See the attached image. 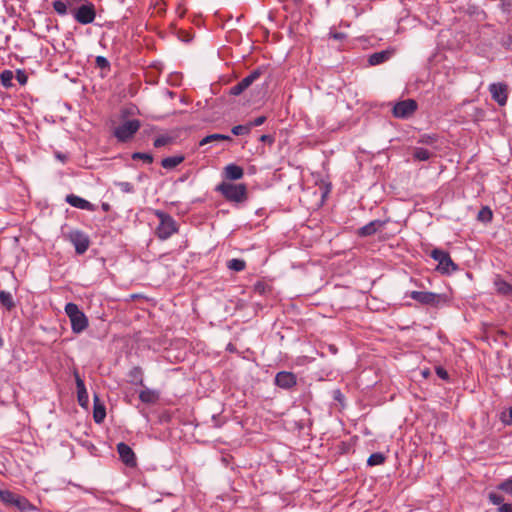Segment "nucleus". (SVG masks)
<instances>
[{
    "label": "nucleus",
    "mask_w": 512,
    "mask_h": 512,
    "mask_svg": "<svg viewBox=\"0 0 512 512\" xmlns=\"http://www.w3.org/2000/svg\"><path fill=\"white\" fill-rule=\"evenodd\" d=\"M216 191L220 192L227 201L237 204L245 202L248 198L247 186L242 183L222 182L217 186Z\"/></svg>",
    "instance_id": "obj_1"
},
{
    "label": "nucleus",
    "mask_w": 512,
    "mask_h": 512,
    "mask_svg": "<svg viewBox=\"0 0 512 512\" xmlns=\"http://www.w3.org/2000/svg\"><path fill=\"white\" fill-rule=\"evenodd\" d=\"M154 214L159 219V225L155 231L159 239L167 240L178 232V225L171 215L161 210H155Z\"/></svg>",
    "instance_id": "obj_2"
},
{
    "label": "nucleus",
    "mask_w": 512,
    "mask_h": 512,
    "mask_svg": "<svg viewBox=\"0 0 512 512\" xmlns=\"http://www.w3.org/2000/svg\"><path fill=\"white\" fill-rule=\"evenodd\" d=\"M65 312L70 319L72 330L76 333L82 332L88 326V319L75 303H67Z\"/></svg>",
    "instance_id": "obj_3"
},
{
    "label": "nucleus",
    "mask_w": 512,
    "mask_h": 512,
    "mask_svg": "<svg viewBox=\"0 0 512 512\" xmlns=\"http://www.w3.org/2000/svg\"><path fill=\"white\" fill-rule=\"evenodd\" d=\"M141 124L137 119L127 120L114 130V136L120 142H127L139 130Z\"/></svg>",
    "instance_id": "obj_4"
},
{
    "label": "nucleus",
    "mask_w": 512,
    "mask_h": 512,
    "mask_svg": "<svg viewBox=\"0 0 512 512\" xmlns=\"http://www.w3.org/2000/svg\"><path fill=\"white\" fill-rule=\"evenodd\" d=\"M431 258L438 262L437 269L442 273H450L457 270V265L452 261L448 252L441 249H433Z\"/></svg>",
    "instance_id": "obj_5"
},
{
    "label": "nucleus",
    "mask_w": 512,
    "mask_h": 512,
    "mask_svg": "<svg viewBox=\"0 0 512 512\" xmlns=\"http://www.w3.org/2000/svg\"><path fill=\"white\" fill-rule=\"evenodd\" d=\"M73 17L75 21L82 25L92 23L96 17V9L94 4L84 0L80 7L75 10Z\"/></svg>",
    "instance_id": "obj_6"
},
{
    "label": "nucleus",
    "mask_w": 512,
    "mask_h": 512,
    "mask_svg": "<svg viewBox=\"0 0 512 512\" xmlns=\"http://www.w3.org/2000/svg\"><path fill=\"white\" fill-rule=\"evenodd\" d=\"M407 295L423 305L438 306L444 301V297L441 294L428 291H411Z\"/></svg>",
    "instance_id": "obj_7"
},
{
    "label": "nucleus",
    "mask_w": 512,
    "mask_h": 512,
    "mask_svg": "<svg viewBox=\"0 0 512 512\" xmlns=\"http://www.w3.org/2000/svg\"><path fill=\"white\" fill-rule=\"evenodd\" d=\"M67 238L75 247L77 254H84L88 250L90 240L84 232L80 230H71L67 234Z\"/></svg>",
    "instance_id": "obj_8"
},
{
    "label": "nucleus",
    "mask_w": 512,
    "mask_h": 512,
    "mask_svg": "<svg viewBox=\"0 0 512 512\" xmlns=\"http://www.w3.org/2000/svg\"><path fill=\"white\" fill-rule=\"evenodd\" d=\"M417 109V103L413 99H406L396 103L393 107L392 113L396 118H408Z\"/></svg>",
    "instance_id": "obj_9"
},
{
    "label": "nucleus",
    "mask_w": 512,
    "mask_h": 512,
    "mask_svg": "<svg viewBox=\"0 0 512 512\" xmlns=\"http://www.w3.org/2000/svg\"><path fill=\"white\" fill-rule=\"evenodd\" d=\"M261 74L262 72L260 69H255L249 75L239 81L236 85L232 86L230 88V94L233 96L242 94L254 81L260 77Z\"/></svg>",
    "instance_id": "obj_10"
},
{
    "label": "nucleus",
    "mask_w": 512,
    "mask_h": 512,
    "mask_svg": "<svg viewBox=\"0 0 512 512\" xmlns=\"http://www.w3.org/2000/svg\"><path fill=\"white\" fill-rule=\"evenodd\" d=\"M489 92L491 93L492 99L500 106H504L507 103L508 93L506 84L492 83L489 85Z\"/></svg>",
    "instance_id": "obj_11"
},
{
    "label": "nucleus",
    "mask_w": 512,
    "mask_h": 512,
    "mask_svg": "<svg viewBox=\"0 0 512 512\" xmlns=\"http://www.w3.org/2000/svg\"><path fill=\"white\" fill-rule=\"evenodd\" d=\"M117 452L121 461L129 467L136 466V456L133 450L129 445L124 442H120L117 444Z\"/></svg>",
    "instance_id": "obj_12"
},
{
    "label": "nucleus",
    "mask_w": 512,
    "mask_h": 512,
    "mask_svg": "<svg viewBox=\"0 0 512 512\" xmlns=\"http://www.w3.org/2000/svg\"><path fill=\"white\" fill-rule=\"evenodd\" d=\"M73 375H74L75 382H76L78 403L81 407L86 408L89 403V397H88V392L86 390L84 381L81 379L77 370L73 371Z\"/></svg>",
    "instance_id": "obj_13"
},
{
    "label": "nucleus",
    "mask_w": 512,
    "mask_h": 512,
    "mask_svg": "<svg viewBox=\"0 0 512 512\" xmlns=\"http://www.w3.org/2000/svg\"><path fill=\"white\" fill-rule=\"evenodd\" d=\"M297 383L295 374L288 371H280L275 376V384L283 389H290Z\"/></svg>",
    "instance_id": "obj_14"
},
{
    "label": "nucleus",
    "mask_w": 512,
    "mask_h": 512,
    "mask_svg": "<svg viewBox=\"0 0 512 512\" xmlns=\"http://www.w3.org/2000/svg\"><path fill=\"white\" fill-rule=\"evenodd\" d=\"M65 201L71 205L72 207L87 210V211H95L96 207L91 202L87 201L84 198H81L80 196H77L75 194H68L65 198Z\"/></svg>",
    "instance_id": "obj_15"
},
{
    "label": "nucleus",
    "mask_w": 512,
    "mask_h": 512,
    "mask_svg": "<svg viewBox=\"0 0 512 512\" xmlns=\"http://www.w3.org/2000/svg\"><path fill=\"white\" fill-rule=\"evenodd\" d=\"M493 285L496 292L503 296L512 294V285L505 281L500 274H496L493 278Z\"/></svg>",
    "instance_id": "obj_16"
},
{
    "label": "nucleus",
    "mask_w": 512,
    "mask_h": 512,
    "mask_svg": "<svg viewBox=\"0 0 512 512\" xmlns=\"http://www.w3.org/2000/svg\"><path fill=\"white\" fill-rule=\"evenodd\" d=\"M488 499L492 504L499 506L497 512H512V503H504L502 495L490 492L488 494Z\"/></svg>",
    "instance_id": "obj_17"
},
{
    "label": "nucleus",
    "mask_w": 512,
    "mask_h": 512,
    "mask_svg": "<svg viewBox=\"0 0 512 512\" xmlns=\"http://www.w3.org/2000/svg\"><path fill=\"white\" fill-rule=\"evenodd\" d=\"M384 226V222L380 220H373L363 227L358 229L357 234L361 237H367L374 235L381 227Z\"/></svg>",
    "instance_id": "obj_18"
},
{
    "label": "nucleus",
    "mask_w": 512,
    "mask_h": 512,
    "mask_svg": "<svg viewBox=\"0 0 512 512\" xmlns=\"http://www.w3.org/2000/svg\"><path fill=\"white\" fill-rule=\"evenodd\" d=\"M139 399L146 404H155L160 399V392L158 390L145 388L140 391Z\"/></svg>",
    "instance_id": "obj_19"
},
{
    "label": "nucleus",
    "mask_w": 512,
    "mask_h": 512,
    "mask_svg": "<svg viewBox=\"0 0 512 512\" xmlns=\"http://www.w3.org/2000/svg\"><path fill=\"white\" fill-rule=\"evenodd\" d=\"M106 417V408L103 403L100 402L97 395H94V408H93V418L97 424H100L104 421Z\"/></svg>",
    "instance_id": "obj_20"
},
{
    "label": "nucleus",
    "mask_w": 512,
    "mask_h": 512,
    "mask_svg": "<svg viewBox=\"0 0 512 512\" xmlns=\"http://www.w3.org/2000/svg\"><path fill=\"white\" fill-rule=\"evenodd\" d=\"M225 177L229 180H239L243 177V168L236 164H228L224 168Z\"/></svg>",
    "instance_id": "obj_21"
},
{
    "label": "nucleus",
    "mask_w": 512,
    "mask_h": 512,
    "mask_svg": "<svg viewBox=\"0 0 512 512\" xmlns=\"http://www.w3.org/2000/svg\"><path fill=\"white\" fill-rule=\"evenodd\" d=\"M391 55H392V52L389 50H382L379 52H375L369 56L368 62L372 66L379 65V64H382V63L386 62L387 60H389Z\"/></svg>",
    "instance_id": "obj_22"
},
{
    "label": "nucleus",
    "mask_w": 512,
    "mask_h": 512,
    "mask_svg": "<svg viewBox=\"0 0 512 512\" xmlns=\"http://www.w3.org/2000/svg\"><path fill=\"white\" fill-rule=\"evenodd\" d=\"M128 381L133 385L144 386L143 371L141 367L135 366L128 373Z\"/></svg>",
    "instance_id": "obj_23"
},
{
    "label": "nucleus",
    "mask_w": 512,
    "mask_h": 512,
    "mask_svg": "<svg viewBox=\"0 0 512 512\" xmlns=\"http://www.w3.org/2000/svg\"><path fill=\"white\" fill-rule=\"evenodd\" d=\"M185 157L183 155H175L162 159L161 166L165 169L171 170L181 164Z\"/></svg>",
    "instance_id": "obj_24"
},
{
    "label": "nucleus",
    "mask_w": 512,
    "mask_h": 512,
    "mask_svg": "<svg viewBox=\"0 0 512 512\" xmlns=\"http://www.w3.org/2000/svg\"><path fill=\"white\" fill-rule=\"evenodd\" d=\"M231 140H232V138L229 135L216 133V134H211V135L204 137L199 142V145L203 146V145L215 142V141H231Z\"/></svg>",
    "instance_id": "obj_25"
},
{
    "label": "nucleus",
    "mask_w": 512,
    "mask_h": 512,
    "mask_svg": "<svg viewBox=\"0 0 512 512\" xmlns=\"http://www.w3.org/2000/svg\"><path fill=\"white\" fill-rule=\"evenodd\" d=\"M0 303L9 311L15 307L12 294L5 290L0 291Z\"/></svg>",
    "instance_id": "obj_26"
},
{
    "label": "nucleus",
    "mask_w": 512,
    "mask_h": 512,
    "mask_svg": "<svg viewBox=\"0 0 512 512\" xmlns=\"http://www.w3.org/2000/svg\"><path fill=\"white\" fill-rule=\"evenodd\" d=\"M432 153L423 147H415L413 149V159L416 161H427L431 158Z\"/></svg>",
    "instance_id": "obj_27"
},
{
    "label": "nucleus",
    "mask_w": 512,
    "mask_h": 512,
    "mask_svg": "<svg viewBox=\"0 0 512 512\" xmlns=\"http://www.w3.org/2000/svg\"><path fill=\"white\" fill-rule=\"evenodd\" d=\"M13 78L14 74L11 70H3L0 74V82L5 88H10L13 86Z\"/></svg>",
    "instance_id": "obj_28"
},
{
    "label": "nucleus",
    "mask_w": 512,
    "mask_h": 512,
    "mask_svg": "<svg viewBox=\"0 0 512 512\" xmlns=\"http://www.w3.org/2000/svg\"><path fill=\"white\" fill-rule=\"evenodd\" d=\"M18 494H15L9 490H0V500L7 506L14 504L15 498Z\"/></svg>",
    "instance_id": "obj_29"
},
{
    "label": "nucleus",
    "mask_w": 512,
    "mask_h": 512,
    "mask_svg": "<svg viewBox=\"0 0 512 512\" xmlns=\"http://www.w3.org/2000/svg\"><path fill=\"white\" fill-rule=\"evenodd\" d=\"M12 506L17 507L20 511H27L33 508L30 502L25 497L20 495H17Z\"/></svg>",
    "instance_id": "obj_30"
},
{
    "label": "nucleus",
    "mask_w": 512,
    "mask_h": 512,
    "mask_svg": "<svg viewBox=\"0 0 512 512\" xmlns=\"http://www.w3.org/2000/svg\"><path fill=\"white\" fill-rule=\"evenodd\" d=\"M227 267L230 269V270H233V271H236V272H240V271H243L246 267V262L242 259H237V258H234V259H231L227 262Z\"/></svg>",
    "instance_id": "obj_31"
},
{
    "label": "nucleus",
    "mask_w": 512,
    "mask_h": 512,
    "mask_svg": "<svg viewBox=\"0 0 512 512\" xmlns=\"http://www.w3.org/2000/svg\"><path fill=\"white\" fill-rule=\"evenodd\" d=\"M384 462H385V456L380 452L371 454L367 460V464L369 466L381 465Z\"/></svg>",
    "instance_id": "obj_32"
},
{
    "label": "nucleus",
    "mask_w": 512,
    "mask_h": 512,
    "mask_svg": "<svg viewBox=\"0 0 512 512\" xmlns=\"http://www.w3.org/2000/svg\"><path fill=\"white\" fill-rule=\"evenodd\" d=\"M52 6L57 14L64 16L68 13L65 0H54Z\"/></svg>",
    "instance_id": "obj_33"
},
{
    "label": "nucleus",
    "mask_w": 512,
    "mask_h": 512,
    "mask_svg": "<svg viewBox=\"0 0 512 512\" xmlns=\"http://www.w3.org/2000/svg\"><path fill=\"white\" fill-rule=\"evenodd\" d=\"M493 218V213L488 206L483 207L478 213V219L483 222H490Z\"/></svg>",
    "instance_id": "obj_34"
},
{
    "label": "nucleus",
    "mask_w": 512,
    "mask_h": 512,
    "mask_svg": "<svg viewBox=\"0 0 512 512\" xmlns=\"http://www.w3.org/2000/svg\"><path fill=\"white\" fill-rule=\"evenodd\" d=\"M114 185L118 187L123 193L129 194L135 191L134 186L127 181H117L114 183Z\"/></svg>",
    "instance_id": "obj_35"
},
{
    "label": "nucleus",
    "mask_w": 512,
    "mask_h": 512,
    "mask_svg": "<svg viewBox=\"0 0 512 512\" xmlns=\"http://www.w3.org/2000/svg\"><path fill=\"white\" fill-rule=\"evenodd\" d=\"M497 489L512 497V478H508L497 485Z\"/></svg>",
    "instance_id": "obj_36"
},
{
    "label": "nucleus",
    "mask_w": 512,
    "mask_h": 512,
    "mask_svg": "<svg viewBox=\"0 0 512 512\" xmlns=\"http://www.w3.org/2000/svg\"><path fill=\"white\" fill-rule=\"evenodd\" d=\"M231 132L235 136H241V135H248L251 132V130H250V126H248V124H245V125L234 126L232 128Z\"/></svg>",
    "instance_id": "obj_37"
},
{
    "label": "nucleus",
    "mask_w": 512,
    "mask_h": 512,
    "mask_svg": "<svg viewBox=\"0 0 512 512\" xmlns=\"http://www.w3.org/2000/svg\"><path fill=\"white\" fill-rule=\"evenodd\" d=\"M131 157L133 160H143L145 163L148 164H151L154 160L151 154L143 152H134Z\"/></svg>",
    "instance_id": "obj_38"
},
{
    "label": "nucleus",
    "mask_w": 512,
    "mask_h": 512,
    "mask_svg": "<svg viewBox=\"0 0 512 512\" xmlns=\"http://www.w3.org/2000/svg\"><path fill=\"white\" fill-rule=\"evenodd\" d=\"M171 142H172V138L170 136L161 135V136L157 137L154 140L153 145H154L155 148H161V147L166 146L167 144H169Z\"/></svg>",
    "instance_id": "obj_39"
},
{
    "label": "nucleus",
    "mask_w": 512,
    "mask_h": 512,
    "mask_svg": "<svg viewBox=\"0 0 512 512\" xmlns=\"http://www.w3.org/2000/svg\"><path fill=\"white\" fill-rule=\"evenodd\" d=\"M83 1L84 0H65L68 12L74 15L75 10L80 7Z\"/></svg>",
    "instance_id": "obj_40"
},
{
    "label": "nucleus",
    "mask_w": 512,
    "mask_h": 512,
    "mask_svg": "<svg viewBox=\"0 0 512 512\" xmlns=\"http://www.w3.org/2000/svg\"><path fill=\"white\" fill-rule=\"evenodd\" d=\"M500 420L505 424V425H509L511 426L512 425V407H510L508 410H505L501 413L500 415Z\"/></svg>",
    "instance_id": "obj_41"
},
{
    "label": "nucleus",
    "mask_w": 512,
    "mask_h": 512,
    "mask_svg": "<svg viewBox=\"0 0 512 512\" xmlns=\"http://www.w3.org/2000/svg\"><path fill=\"white\" fill-rule=\"evenodd\" d=\"M437 141V136L435 134H424L421 135L418 142L422 144H434Z\"/></svg>",
    "instance_id": "obj_42"
},
{
    "label": "nucleus",
    "mask_w": 512,
    "mask_h": 512,
    "mask_svg": "<svg viewBox=\"0 0 512 512\" xmlns=\"http://www.w3.org/2000/svg\"><path fill=\"white\" fill-rule=\"evenodd\" d=\"M96 66L100 69H109L110 63L104 56H97L95 59Z\"/></svg>",
    "instance_id": "obj_43"
},
{
    "label": "nucleus",
    "mask_w": 512,
    "mask_h": 512,
    "mask_svg": "<svg viewBox=\"0 0 512 512\" xmlns=\"http://www.w3.org/2000/svg\"><path fill=\"white\" fill-rule=\"evenodd\" d=\"M16 80L19 82L20 85H25L28 80V76L24 70L18 69L16 71Z\"/></svg>",
    "instance_id": "obj_44"
},
{
    "label": "nucleus",
    "mask_w": 512,
    "mask_h": 512,
    "mask_svg": "<svg viewBox=\"0 0 512 512\" xmlns=\"http://www.w3.org/2000/svg\"><path fill=\"white\" fill-rule=\"evenodd\" d=\"M435 372L437 376L445 381L449 380V374L446 369H444L442 366H436Z\"/></svg>",
    "instance_id": "obj_45"
},
{
    "label": "nucleus",
    "mask_w": 512,
    "mask_h": 512,
    "mask_svg": "<svg viewBox=\"0 0 512 512\" xmlns=\"http://www.w3.org/2000/svg\"><path fill=\"white\" fill-rule=\"evenodd\" d=\"M265 121H266L265 116H258L254 120L250 121L247 124H248V126H250V130H251L253 127L261 126L262 124H264Z\"/></svg>",
    "instance_id": "obj_46"
},
{
    "label": "nucleus",
    "mask_w": 512,
    "mask_h": 512,
    "mask_svg": "<svg viewBox=\"0 0 512 512\" xmlns=\"http://www.w3.org/2000/svg\"><path fill=\"white\" fill-rule=\"evenodd\" d=\"M267 285L264 282H257L254 284V291L259 293L260 295L266 292Z\"/></svg>",
    "instance_id": "obj_47"
},
{
    "label": "nucleus",
    "mask_w": 512,
    "mask_h": 512,
    "mask_svg": "<svg viewBox=\"0 0 512 512\" xmlns=\"http://www.w3.org/2000/svg\"><path fill=\"white\" fill-rule=\"evenodd\" d=\"M330 36L336 40H342L345 38V34L342 32H331Z\"/></svg>",
    "instance_id": "obj_48"
},
{
    "label": "nucleus",
    "mask_w": 512,
    "mask_h": 512,
    "mask_svg": "<svg viewBox=\"0 0 512 512\" xmlns=\"http://www.w3.org/2000/svg\"><path fill=\"white\" fill-rule=\"evenodd\" d=\"M502 45L506 48H511L512 47V36L508 35L507 39L502 41Z\"/></svg>",
    "instance_id": "obj_49"
},
{
    "label": "nucleus",
    "mask_w": 512,
    "mask_h": 512,
    "mask_svg": "<svg viewBox=\"0 0 512 512\" xmlns=\"http://www.w3.org/2000/svg\"><path fill=\"white\" fill-rule=\"evenodd\" d=\"M260 141L273 143V138L270 135H262Z\"/></svg>",
    "instance_id": "obj_50"
},
{
    "label": "nucleus",
    "mask_w": 512,
    "mask_h": 512,
    "mask_svg": "<svg viewBox=\"0 0 512 512\" xmlns=\"http://www.w3.org/2000/svg\"><path fill=\"white\" fill-rule=\"evenodd\" d=\"M56 158L60 160L62 163H64L67 160V156L65 154H62L60 152H57L55 154Z\"/></svg>",
    "instance_id": "obj_51"
},
{
    "label": "nucleus",
    "mask_w": 512,
    "mask_h": 512,
    "mask_svg": "<svg viewBox=\"0 0 512 512\" xmlns=\"http://www.w3.org/2000/svg\"><path fill=\"white\" fill-rule=\"evenodd\" d=\"M421 374H422V376H423L424 378H428V376L431 374V372H430V370H429L428 368H426V369H423V370L421 371Z\"/></svg>",
    "instance_id": "obj_52"
},
{
    "label": "nucleus",
    "mask_w": 512,
    "mask_h": 512,
    "mask_svg": "<svg viewBox=\"0 0 512 512\" xmlns=\"http://www.w3.org/2000/svg\"><path fill=\"white\" fill-rule=\"evenodd\" d=\"M234 349H235V348L233 347V345H232L231 343H229V344L227 345V347H226V351H227V352H234Z\"/></svg>",
    "instance_id": "obj_53"
},
{
    "label": "nucleus",
    "mask_w": 512,
    "mask_h": 512,
    "mask_svg": "<svg viewBox=\"0 0 512 512\" xmlns=\"http://www.w3.org/2000/svg\"><path fill=\"white\" fill-rule=\"evenodd\" d=\"M102 208L104 211H108L109 210V204L108 203H103L102 204Z\"/></svg>",
    "instance_id": "obj_54"
},
{
    "label": "nucleus",
    "mask_w": 512,
    "mask_h": 512,
    "mask_svg": "<svg viewBox=\"0 0 512 512\" xmlns=\"http://www.w3.org/2000/svg\"><path fill=\"white\" fill-rule=\"evenodd\" d=\"M2 345H3V340H2V338L0 337V348L2 347Z\"/></svg>",
    "instance_id": "obj_55"
}]
</instances>
